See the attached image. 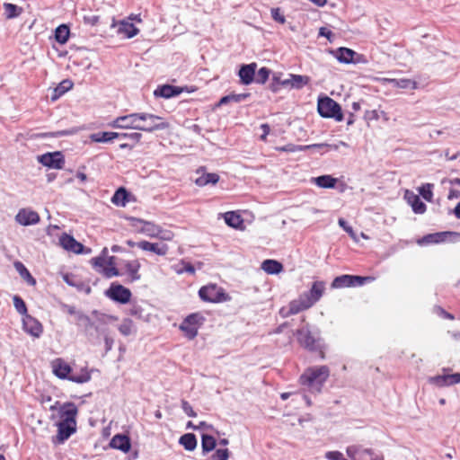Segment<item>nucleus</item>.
I'll use <instances>...</instances> for the list:
<instances>
[{"label":"nucleus","mask_w":460,"mask_h":460,"mask_svg":"<svg viewBox=\"0 0 460 460\" xmlns=\"http://www.w3.org/2000/svg\"><path fill=\"white\" fill-rule=\"evenodd\" d=\"M52 373L59 379H66L76 384L87 383L92 378V371L84 367L79 372H73L72 367L62 358H57L50 362Z\"/></svg>","instance_id":"1"},{"label":"nucleus","mask_w":460,"mask_h":460,"mask_svg":"<svg viewBox=\"0 0 460 460\" xmlns=\"http://www.w3.org/2000/svg\"><path fill=\"white\" fill-rule=\"evenodd\" d=\"M329 376L330 369L327 366L311 367L300 376L299 383L310 393L319 394Z\"/></svg>","instance_id":"2"},{"label":"nucleus","mask_w":460,"mask_h":460,"mask_svg":"<svg viewBox=\"0 0 460 460\" xmlns=\"http://www.w3.org/2000/svg\"><path fill=\"white\" fill-rule=\"evenodd\" d=\"M317 111L321 117L334 119L336 121L343 120L341 105L328 96L318 98Z\"/></svg>","instance_id":"3"},{"label":"nucleus","mask_w":460,"mask_h":460,"mask_svg":"<svg viewBox=\"0 0 460 460\" xmlns=\"http://www.w3.org/2000/svg\"><path fill=\"white\" fill-rule=\"evenodd\" d=\"M141 264L138 260H117V277H126V282L139 280Z\"/></svg>","instance_id":"4"},{"label":"nucleus","mask_w":460,"mask_h":460,"mask_svg":"<svg viewBox=\"0 0 460 460\" xmlns=\"http://www.w3.org/2000/svg\"><path fill=\"white\" fill-rule=\"evenodd\" d=\"M145 118H150L155 119L152 116L145 115L141 113H132L125 116H119L117 117V129H126V128H132V129H138L142 131H151L152 129L155 128H160L159 126H153V127H140V119Z\"/></svg>","instance_id":"5"},{"label":"nucleus","mask_w":460,"mask_h":460,"mask_svg":"<svg viewBox=\"0 0 460 460\" xmlns=\"http://www.w3.org/2000/svg\"><path fill=\"white\" fill-rule=\"evenodd\" d=\"M299 344L310 350L320 351L323 354V340L311 332L308 327H302L296 331Z\"/></svg>","instance_id":"6"},{"label":"nucleus","mask_w":460,"mask_h":460,"mask_svg":"<svg viewBox=\"0 0 460 460\" xmlns=\"http://www.w3.org/2000/svg\"><path fill=\"white\" fill-rule=\"evenodd\" d=\"M458 243L460 242V233L453 231L437 232L424 235L418 241L420 245L440 243Z\"/></svg>","instance_id":"7"},{"label":"nucleus","mask_w":460,"mask_h":460,"mask_svg":"<svg viewBox=\"0 0 460 460\" xmlns=\"http://www.w3.org/2000/svg\"><path fill=\"white\" fill-rule=\"evenodd\" d=\"M93 268L97 272L106 278L115 276V260L113 256L106 255V249L103 250L102 255L92 260Z\"/></svg>","instance_id":"8"},{"label":"nucleus","mask_w":460,"mask_h":460,"mask_svg":"<svg viewBox=\"0 0 460 460\" xmlns=\"http://www.w3.org/2000/svg\"><path fill=\"white\" fill-rule=\"evenodd\" d=\"M199 296L201 300L209 303H220L227 301L230 298L228 294L217 285H208L200 288Z\"/></svg>","instance_id":"9"},{"label":"nucleus","mask_w":460,"mask_h":460,"mask_svg":"<svg viewBox=\"0 0 460 460\" xmlns=\"http://www.w3.org/2000/svg\"><path fill=\"white\" fill-rule=\"evenodd\" d=\"M205 318L199 313L189 314L180 325V329L185 336L193 340L198 335V329L203 323Z\"/></svg>","instance_id":"10"},{"label":"nucleus","mask_w":460,"mask_h":460,"mask_svg":"<svg viewBox=\"0 0 460 460\" xmlns=\"http://www.w3.org/2000/svg\"><path fill=\"white\" fill-rule=\"evenodd\" d=\"M347 455L351 460H384L382 454L376 453L370 448H364L358 445L348 447Z\"/></svg>","instance_id":"11"},{"label":"nucleus","mask_w":460,"mask_h":460,"mask_svg":"<svg viewBox=\"0 0 460 460\" xmlns=\"http://www.w3.org/2000/svg\"><path fill=\"white\" fill-rule=\"evenodd\" d=\"M371 277H361L356 275H341L336 277L332 282V288H342L349 287L363 286L364 284L371 281Z\"/></svg>","instance_id":"12"},{"label":"nucleus","mask_w":460,"mask_h":460,"mask_svg":"<svg viewBox=\"0 0 460 460\" xmlns=\"http://www.w3.org/2000/svg\"><path fill=\"white\" fill-rule=\"evenodd\" d=\"M142 135L138 132L117 131V144L120 149L131 150L141 139Z\"/></svg>","instance_id":"13"},{"label":"nucleus","mask_w":460,"mask_h":460,"mask_svg":"<svg viewBox=\"0 0 460 460\" xmlns=\"http://www.w3.org/2000/svg\"><path fill=\"white\" fill-rule=\"evenodd\" d=\"M39 162L49 168L62 169L65 158L61 152L47 153L39 157Z\"/></svg>","instance_id":"14"},{"label":"nucleus","mask_w":460,"mask_h":460,"mask_svg":"<svg viewBox=\"0 0 460 460\" xmlns=\"http://www.w3.org/2000/svg\"><path fill=\"white\" fill-rule=\"evenodd\" d=\"M128 220L131 222V226L136 229H140L142 232L146 233L149 236H158L161 233V229L158 226H155L154 223L145 221L142 219H138L136 217H127Z\"/></svg>","instance_id":"15"},{"label":"nucleus","mask_w":460,"mask_h":460,"mask_svg":"<svg viewBox=\"0 0 460 460\" xmlns=\"http://www.w3.org/2000/svg\"><path fill=\"white\" fill-rule=\"evenodd\" d=\"M23 330L30 335L39 338L42 332L43 326L36 318L30 314L25 315L22 318Z\"/></svg>","instance_id":"16"},{"label":"nucleus","mask_w":460,"mask_h":460,"mask_svg":"<svg viewBox=\"0 0 460 460\" xmlns=\"http://www.w3.org/2000/svg\"><path fill=\"white\" fill-rule=\"evenodd\" d=\"M40 215L31 208H22L15 216V220L22 226H30L39 223Z\"/></svg>","instance_id":"17"},{"label":"nucleus","mask_w":460,"mask_h":460,"mask_svg":"<svg viewBox=\"0 0 460 460\" xmlns=\"http://www.w3.org/2000/svg\"><path fill=\"white\" fill-rule=\"evenodd\" d=\"M325 289V283L323 281H314L308 291L305 294V300L307 301L306 306H312L322 297Z\"/></svg>","instance_id":"18"},{"label":"nucleus","mask_w":460,"mask_h":460,"mask_svg":"<svg viewBox=\"0 0 460 460\" xmlns=\"http://www.w3.org/2000/svg\"><path fill=\"white\" fill-rule=\"evenodd\" d=\"M136 245L143 251L151 252L159 256L166 255L169 251L168 245L164 243H150L148 241H140L137 243Z\"/></svg>","instance_id":"19"},{"label":"nucleus","mask_w":460,"mask_h":460,"mask_svg":"<svg viewBox=\"0 0 460 460\" xmlns=\"http://www.w3.org/2000/svg\"><path fill=\"white\" fill-rule=\"evenodd\" d=\"M404 199L415 214H424L426 212V204L420 199V196L413 191L407 190L404 193Z\"/></svg>","instance_id":"20"},{"label":"nucleus","mask_w":460,"mask_h":460,"mask_svg":"<svg viewBox=\"0 0 460 460\" xmlns=\"http://www.w3.org/2000/svg\"><path fill=\"white\" fill-rule=\"evenodd\" d=\"M429 382L438 387L459 384L460 373L435 376L430 377Z\"/></svg>","instance_id":"21"},{"label":"nucleus","mask_w":460,"mask_h":460,"mask_svg":"<svg viewBox=\"0 0 460 460\" xmlns=\"http://www.w3.org/2000/svg\"><path fill=\"white\" fill-rule=\"evenodd\" d=\"M76 414L77 407L75 404L73 402H66L62 405L59 410V415L62 420L60 422H66L75 426Z\"/></svg>","instance_id":"22"},{"label":"nucleus","mask_w":460,"mask_h":460,"mask_svg":"<svg viewBox=\"0 0 460 460\" xmlns=\"http://www.w3.org/2000/svg\"><path fill=\"white\" fill-rule=\"evenodd\" d=\"M331 52L333 54V56L337 58V60L340 63L343 64L357 63L358 60L355 59V57L359 56L351 49L344 47L338 48L336 50H332Z\"/></svg>","instance_id":"23"},{"label":"nucleus","mask_w":460,"mask_h":460,"mask_svg":"<svg viewBox=\"0 0 460 460\" xmlns=\"http://www.w3.org/2000/svg\"><path fill=\"white\" fill-rule=\"evenodd\" d=\"M182 87L174 86L171 84H163L159 85L154 92V95L155 97H161L164 99H169L172 97L178 96L183 92Z\"/></svg>","instance_id":"24"},{"label":"nucleus","mask_w":460,"mask_h":460,"mask_svg":"<svg viewBox=\"0 0 460 460\" xmlns=\"http://www.w3.org/2000/svg\"><path fill=\"white\" fill-rule=\"evenodd\" d=\"M256 68H257L256 63H251V64L241 66L239 72H238V75H239L240 81L243 84L248 85L253 82Z\"/></svg>","instance_id":"25"},{"label":"nucleus","mask_w":460,"mask_h":460,"mask_svg":"<svg viewBox=\"0 0 460 460\" xmlns=\"http://www.w3.org/2000/svg\"><path fill=\"white\" fill-rule=\"evenodd\" d=\"M75 431V426L66 422H59L58 425V434L52 438V441L54 444H61L66 440Z\"/></svg>","instance_id":"26"},{"label":"nucleus","mask_w":460,"mask_h":460,"mask_svg":"<svg viewBox=\"0 0 460 460\" xmlns=\"http://www.w3.org/2000/svg\"><path fill=\"white\" fill-rule=\"evenodd\" d=\"M142 114H145V115H149V116H152L155 119H150V118H145V119H140V127H146V126H159V127H163V128H155L154 129H152L150 132H153V131H155V130H163V129H166L170 127V124L166 121H164V119L160 117V116H157V115H155V114H151V113H146V112H143Z\"/></svg>","instance_id":"27"},{"label":"nucleus","mask_w":460,"mask_h":460,"mask_svg":"<svg viewBox=\"0 0 460 460\" xmlns=\"http://www.w3.org/2000/svg\"><path fill=\"white\" fill-rule=\"evenodd\" d=\"M59 243L64 249L75 253H81L84 249V245L82 243H78L73 236L66 234H64L60 237Z\"/></svg>","instance_id":"28"},{"label":"nucleus","mask_w":460,"mask_h":460,"mask_svg":"<svg viewBox=\"0 0 460 460\" xmlns=\"http://www.w3.org/2000/svg\"><path fill=\"white\" fill-rule=\"evenodd\" d=\"M117 33L123 34L127 39L133 38L139 32V30L134 25L133 22L125 19L117 22Z\"/></svg>","instance_id":"29"},{"label":"nucleus","mask_w":460,"mask_h":460,"mask_svg":"<svg viewBox=\"0 0 460 460\" xmlns=\"http://www.w3.org/2000/svg\"><path fill=\"white\" fill-rule=\"evenodd\" d=\"M136 201V196L125 187L117 188V207H126L128 203Z\"/></svg>","instance_id":"30"},{"label":"nucleus","mask_w":460,"mask_h":460,"mask_svg":"<svg viewBox=\"0 0 460 460\" xmlns=\"http://www.w3.org/2000/svg\"><path fill=\"white\" fill-rule=\"evenodd\" d=\"M385 81L394 87L401 88V89H411L415 90L417 88V82L408 78H388Z\"/></svg>","instance_id":"31"},{"label":"nucleus","mask_w":460,"mask_h":460,"mask_svg":"<svg viewBox=\"0 0 460 460\" xmlns=\"http://www.w3.org/2000/svg\"><path fill=\"white\" fill-rule=\"evenodd\" d=\"M287 80L289 83L288 86H290L291 88L302 89L310 82V77L307 75L290 74L289 78Z\"/></svg>","instance_id":"32"},{"label":"nucleus","mask_w":460,"mask_h":460,"mask_svg":"<svg viewBox=\"0 0 460 460\" xmlns=\"http://www.w3.org/2000/svg\"><path fill=\"white\" fill-rule=\"evenodd\" d=\"M218 181H219V175L217 173L206 172V173H203L202 175H200L199 177H198L195 180V183L199 187H204L208 184L215 185L218 182Z\"/></svg>","instance_id":"33"},{"label":"nucleus","mask_w":460,"mask_h":460,"mask_svg":"<svg viewBox=\"0 0 460 460\" xmlns=\"http://www.w3.org/2000/svg\"><path fill=\"white\" fill-rule=\"evenodd\" d=\"M251 93H230L228 95L223 96L217 106H222L225 104H227L229 102H242L245 101L247 98H249Z\"/></svg>","instance_id":"34"},{"label":"nucleus","mask_w":460,"mask_h":460,"mask_svg":"<svg viewBox=\"0 0 460 460\" xmlns=\"http://www.w3.org/2000/svg\"><path fill=\"white\" fill-rule=\"evenodd\" d=\"M224 218L227 226L235 229L240 228L243 224V219L242 217L234 211L225 213Z\"/></svg>","instance_id":"35"},{"label":"nucleus","mask_w":460,"mask_h":460,"mask_svg":"<svg viewBox=\"0 0 460 460\" xmlns=\"http://www.w3.org/2000/svg\"><path fill=\"white\" fill-rule=\"evenodd\" d=\"M261 269L268 274H278L283 270V265L275 260H265L261 263Z\"/></svg>","instance_id":"36"},{"label":"nucleus","mask_w":460,"mask_h":460,"mask_svg":"<svg viewBox=\"0 0 460 460\" xmlns=\"http://www.w3.org/2000/svg\"><path fill=\"white\" fill-rule=\"evenodd\" d=\"M313 181L321 188L330 189L335 187L337 179L332 175L325 174L313 178Z\"/></svg>","instance_id":"37"},{"label":"nucleus","mask_w":460,"mask_h":460,"mask_svg":"<svg viewBox=\"0 0 460 460\" xmlns=\"http://www.w3.org/2000/svg\"><path fill=\"white\" fill-rule=\"evenodd\" d=\"M3 7L4 10V16L8 20L20 16L23 12L22 7L11 3H4Z\"/></svg>","instance_id":"38"},{"label":"nucleus","mask_w":460,"mask_h":460,"mask_svg":"<svg viewBox=\"0 0 460 460\" xmlns=\"http://www.w3.org/2000/svg\"><path fill=\"white\" fill-rule=\"evenodd\" d=\"M179 443L188 451H193L197 447V438L193 433H186L182 435Z\"/></svg>","instance_id":"39"},{"label":"nucleus","mask_w":460,"mask_h":460,"mask_svg":"<svg viewBox=\"0 0 460 460\" xmlns=\"http://www.w3.org/2000/svg\"><path fill=\"white\" fill-rule=\"evenodd\" d=\"M70 36L69 27L66 24L58 26L55 30V40L60 43L65 44L67 42Z\"/></svg>","instance_id":"40"},{"label":"nucleus","mask_w":460,"mask_h":460,"mask_svg":"<svg viewBox=\"0 0 460 460\" xmlns=\"http://www.w3.org/2000/svg\"><path fill=\"white\" fill-rule=\"evenodd\" d=\"M217 446L216 438L208 434H202L201 436V447H202V454L205 456L208 452L215 449Z\"/></svg>","instance_id":"41"},{"label":"nucleus","mask_w":460,"mask_h":460,"mask_svg":"<svg viewBox=\"0 0 460 460\" xmlns=\"http://www.w3.org/2000/svg\"><path fill=\"white\" fill-rule=\"evenodd\" d=\"M281 73H274L272 75L271 83L269 84V88L273 93H278L281 86H288V81L287 79H281Z\"/></svg>","instance_id":"42"},{"label":"nucleus","mask_w":460,"mask_h":460,"mask_svg":"<svg viewBox=\"0 0 460 460\" xmlns=\"http://www.w3.org/2000/svg\"><path fill=\"white\" fill-rule=\"evenodd\" d=\"M132 296L131 291L121 284L117 283V303L128 304Z\"/></svg>","instance_id":"43"},{"label":"nucleus","mask_w":460,"mask_h":460,"mask_svg":"<svg viewBox=\"0 0 460 460\" xmlns=\"http://www.w3.org/2000/svg\"><path fill=\"white\" fill-rule=\"evenodd\" d=\"M73 87V82L70 80H63L53 91V95L51 97L52 101H56L60 96H62L65 93H66L69 89Z\"/></svg>","instance_id":"44"},{"label":"nucleus","mask_w":460,"mask_h":460,"mask_svg":"<svg viewBox=\"0 0 460 460\" xmlns=\"http://www.w3.org/2000/svg\"><path fill=\"white\" fill-rule=\"evenodd\" d=\"M339 146L337 145H330L326 143H320V144H313V145H307V146H301L299 147V151L302 150H307V149H315L321 153H324L327 150L332 149V150H338Z\"/></svg>","instance_id":"45"},{"label":"nucleus","mask_w":460,"mask_h":460,"mask_svg":"<svg viewBox=\"0 0 460 460\" xmlns=\"http://www.w3.org/2000/svg\"><path fill=\"white\" fill-rule=\"evenodd\" d=\"M131 448V440L128 436L125 434H117V450L124 453L129 452Z\"/></svg>","instance_id":"46"},{"label":"nucleus","mask_w":460,"mask_h":460,"mask_svg":"<svg viewBox=\"0 0 460 460\" xmlns=\"http://www.w3.org/2000/svg\"><path fill=\"white\" fill-rule=\"evenodd\" d=\"M90 139L96 143H105L112 141L115 138L114 132H97L90 135Z\"/></svg>","instance_id":"47"},{"label":"nucleus","mask_w":460,"mask_h":460,"mask_svg":"<svg viewBox=\"0 0 460 460\" xmlns=\"http://www.w3.org/2000/svg\"><path fill=\"white\" fill-rule=\"evenodd\" d=\"M119 330L124 336H129L136 333L137 330L130 319H125L119 325Z\"/></svg>","instance_id":"48"},{"label":"nucleus","mask_w":460,"mask_h":460,"mask_svg":"<svg viewBox=\"0 0 460 460\" xmlns=\"http://www.w3.org/2000/svg\"><path fill=\"white\" fill-rule=\"evenodd\" d=\"M271 74V70L268 67H261L258 72H255L254 82L257 84H264Z\"/></svg>","instance_id":"49"},{"label":"nucleus","mask_w":460,"mask_h":460,"mask_svg":"<svg viewBox=\"0 0 460 460\" xmlns=\"http://www.w3.org/2000/svg\"><path fill=\"white\" fill-rule=\"evenodd\" d=\"M307 305V301L300 300V301H292L289 305V309L288 314H296L303 310L309 308Z\"/></svg>","instance_id":"50"},{"label":"nucleus","mask_w":460,"mask_h":460,"mask_svg":"<svg viewBox=\"0 0 460 460\" xmlns=\"http://www.w3.org/2000/svg\"><path fill=\"white\" fill-rule=\"evenodd\" d=\"M432 189H433V184L431 183H425V184H422L420 188H419V192H420V195H421V197L430 202L432 200V198H433V191H432Z\"/></svg>","instance_id":"51"},{"label":"nucleus","mask_w":460,"mask_h":460,"mask_svg":"<svg viewBox=\"0 0 460 460\" xmlns=\"http://www.w3.org/2000/svg\"><path fill=\"white\" fill-rule=\"evenodd\" d=\"M13 305L19 314L23 315V317L28 314L26 304L22 297H20L19 296H14L13 297Z\"/></svg>","instance_id":"52"},{"label":"nucleus","mask_w":460,"mask_h":460,"mask_svg":"<svg viewBox=\"0 0 460 460\" xmlns=\"http://www.w3.org/2000/svg\"><path fill=\"white\" fill-rule=\"evenodd\" d=\"M229 457V450L227 448H218L211 456L210 460H227Z\"/></svg>","instance_id":"53"},{"label":"nucleus","mask_w":460,"mask_h":460,"mask_svg":"<svg viewBox=\"0 0 460 460\" xmlns=\"http://www.w3.org/2000/svg\"><path fill=\"white\" fill-rule=\"evenodd\" d=\"M270 13H271L272 19L275 22H279L281 24H284L286 22V18H285L284 14L282 13L280 8H279V7L271 8Z\"/></svg>","instance_id":"54"},{"label":"nucleus","mask_w":460,"mask_h":460,"mask_svg":"<svg viewBox=\"0 0 460 460\" xmlns=\"http://www.w3.org/2000/svg\"><path fill=\"white\" fill-rule=\"evenodd\" d=\"M16 270L20 272V274L22 276H23V273H27V277H28V280L31 283V284H35L36 281L35 279H33V277L30 274V272L28 271V270L25 268V266L20 262V261H17L15 262L14 264Z\"/></svg>","instance_id":"55"},{"label":"nucleus","mask_w":460,"mask_h":460,"mask_svg":"<svg viewBox=\"0 0 460 460\" xmlns=\"http://www.w3.org/2000/svg\"><path fill=\"white\" fill-rule=\"evenodd\" d=\"M181 409L189 417H196L197 413L193 411L191 405L186 401H181Z\"/></svg>","instance_id":"56"},{"label":"nucleus","mask_w":460,"mask_h":460,"mask_svg":"<svg viewBox=\"0 0 460 460\" xmlns=\"http://www.w3.org/2000/svg\"><path fill=\"white\" fill-rule=\"evenodd\" d=\"M181 264H182V268L180 269V270H177L178 273H183V272H188L190 274H194L195 273V268H194V266L191 263L185 262V261H182Z\"/></svg>","instance_id":"57"},{"label":"nucleus","mask_w":460,"mask_h":460,"mask_svg":"<svg viewBox=\"0 0 460 460\" xmlns=\"http://www.w3.org/2000/svg\"><path fill=\"white\" fill-rule=\"evenodd\" d=\"M319 36L325 37L330 42H332L334 38L332 31L326 27H321L319 29Z\"/></svg>","instance_id":"58"},{"label":"nucleus","mask_w":460,"mask_h":460,"mask_svg":"<svg viewBox=\"0 0 460 460\" xmlns=\"http://www.w3.org/2000/svg\"><path fill=\"white\" fill-rule=\"evenodd\" d=\"M325 457L329 460H347L339 451H329L325 454Z\"/></svg>","instance_id":"59"},{"label":"nucleus","mask_w":460,"mask_h":460,"mask_svg":"<svg viewBox=\"0 0 460 460\" xmlns=\"http://www.w3.org/2000/svg\"><path fill=\"white\" fill-rule=\"evenodd\" d=\"M434 310H435V312H436L439 316H441V317H443V318H445V319H448V320H454V319H455V316H454L452 314H450V313H448V312L445 311V310H444L442 307H440V306H436V307L434 308Z\"/></svg>","instance_id":"60"},{"label":"nucleus","mask_w":460,"mask_h":460,"mask_svg":"<svg viewBox=\"0 0 460 460\" xmlns=\"http://www.w3.org/2000/svg\"><path fill=\"white\" fill-rule=\"evenodd\" d=\"M301 146H295V145H287L281 147H278L277 149L283 152H296L299 150V147Z\"/></svg>","instance_id":"61"},{"label":"nucleus","mask_w":460,"mask_h":460,"mask_svg":"<svg viewBox=\"0 0 460 460\" xmlns=\"http://www.w3.org/2000/svg\"><path fill=\"white\" fill-rule=\"evenodd\" d=\"M261 129L262 130V135L261 136V139L262 141H265L267 139V136L270 134V125L267 123L261 124Z\"/></svg>","instance_id":"62"},{"label":"nucleus","mask_w":460,"mask_h":460,"mask_svg":"<svg viewBox=\"0 0 460 460\" xmlns=\"http://www.w3.org/2000/svg\"><path fill=\"white\" fill-rule=\"evenodd\" d=\"M338 223H339V226L341 227H342L344 231H346L349 234H352V232H353L352 227L349 226L343 218H340Z\"/></svg>","instance_id":"63"},{"label":"nucleus","mask_w":460,"mask_h":460,"mask_svg":"<svg viewBox=\"0 0 460 460\" xmlns=\"http://www.w3.org/2000/svg\"><path fill=\"white\" fill-rule=\"evenodd\" d=\"M106 296L111 299L115 300V283H111L110 288L105 292Z\"/></svg>","instance_id":"64"}]
</instances>
